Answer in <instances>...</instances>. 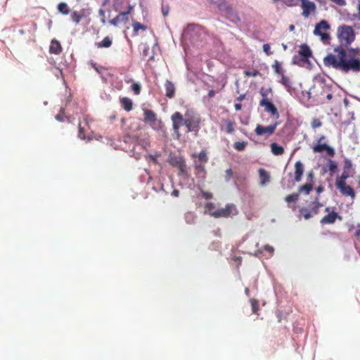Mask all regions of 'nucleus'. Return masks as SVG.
<instances>
[{"mask_svg":"<svg viewBox=\"0 0 360 360\" xmlns=\"http://www.w3.org/2000/svg\"><path fill=\"white\" fill-rule=\"evenodd\" d=\"M337 37L340 46L334 49V53H329L324 58V65L345 72H360V49H346L344 47H347L355 40L353 28L345 24L340 25L337 30Z\"/></svg>","mask_w":360,"mask_h":360,"instance_id":"nucleus-1","label":"nucleus"},{"mask_svg":"<svg viewBox=\"0 0 360 360\" xmlns=\"http://www.w3.org/2000/svg\"><path fill=\"white\" fill-rule=\"evenodd\" d=\"M184 125L187 128V132H198L200 129V117L191 110H187L185 112Z\"/></svg>","mask_w":360,"mask_h":360,"instance_id":"nucleus-2","label":"nucleus"},{"mask_svg":"<svg viewBox=\"0 0 360 360\" xmlns=\"http://www.w3.org/2000/svg\"><path fill=\"white\" fill-rule=\"evenodd\" d=\"M330 25L326 20H321L315 26L314 34L320 36L321 40L324 44H329L330 37L328 31L330 30Z\"/></svg>","mask_w":360,"mask_h":360,"instance_id":"nucleus-3","label":"nucleus"},{"mask_svg":"<svg viewBox=\"0 0 360 360\" xmlns=\"http://www.w3.org/2000/svg\"><path fill=\"white\" fill-rule=\"evenodd\" d=\"M131 141L135 145L140 146L143 149H146L150 145L148 136L146 134H140V135L127 134L124 136V142Z\"/></svg>","mask_w":360,"mask_h":360,"instance_id":"nucleus-4","label":"nucleus"},{"mask_svg":"<svg viewBox=\"0 0 360 360\" xmlns=\"http://www.w3.org/2000/svg\"><path fill=\"white\" fill-rule=\"evenodd\" d=\"M133 9L134 6L131 4H128L125 11L120 12L115 18L110 20L108 22L115 27L119 26L120 24H127L129 21V15L131 13Z\"/></svg>","mask_w":360,"mask_h":360,"instance_id":"nucleus-5","label":"nucleus"},{"mask_svg":"<svg viewBox=\"0 0 360 360\" xmlns=\"http://www.w3.org/2000/svg\"><path fill=\"white\" fill-rule=\"evenodd\" d=\"M238 214L237 209L233 204H227L225 207L219 208L212 213V217L215 218H227Z\"/></svg>","mask_w":360,"mask_h":360,"instance_id":"nucleus-6","label":"nucleus"},{"mask_svg":"<svg viewBox=\"0 0 360 360\" xmlns=\"http://www.w3.org/2000/svg\"><path fill=\"white\" fill-rule=\"evenodd\" d=\"M277 125L278 122H275L274 124H270L266 127L262 126L261 124H257L255 129V133L257 136H269L275 132Z\"/></svg>","mask_w":360,"mask_h":360,"instance_id":"nucleus-7","label":"nucleus"},{"mask_svg":"<svg viewBox=\"0 0 360 360\" xmlns=\"http://www.w3.org/2000/svg\"><path fill=\"white\" fill-rule=\"evenodd\" d=\"M172 121V128L177 138L180 136L179 129L184 125L185 117L179 112H175L171 117Z\"/></svg>","mask_w":360,"mask_h":360,"instance_id":"nucleus-8","label":"nucleus"},{"mask_svg":"<svg viewBox=\"0 0 360 360\" xmlns=\"http://www.w3.org/2000/svg\"><path fill=\"white\" fill-rule=\"evenodd\" d=\"M335 186L342 195L350 196L352 198L355 197V192L354 189L350 186L347 185L346 182H335Z\"/></svg>","mask_w":360,"mask_h":360,"instance_id":"nucleus-9","label":"nucleus"},{"mask_svg":"<svg viewBox=\"0 0 360 360\" xmlns=\"http://www.w3.org/2000/svg\"><path fill=\"white\" fill-rule=\"evenodd\" d=\"M259 105L265 108V111L270 112L276 118H278L279 114L276 107L268 98H262Z\"/></svg>","mask_w":360,"mask_h":360,"instance_id":"nucleus-10","label":"nucleus"},{"mask_svg":"<svg viewBox=\"0 0 360 360\" xmlns=\"http://www.w3.org/2000/svg\"><path fill=\"white\" fill-rule=\"evenodd\" d=\"M312 150L314 153H321L326 150L329 156L333 157L335 155V150L326 143H318L312 147Z\"/></svg>","mask_w":360,"mask_h":360,"instance_id":"nucleus-11","label":"nucleus"},{"mask_svg":"<svg viewBox=\"0 0 360 360\" xmlns=\"http://www.w3.org/2000/svg\"><path fill=\"white\" fill-rule=\"evenodd\" d=\"M302 15L304 18H308L311 13H314L316 11V4L312 1H303L302 4Z\"/></svg>","mask_w":360,"mask_h":360,"instance_id":"nucleus-12","label":"nucleus"},{"mask_svg":"<svg viewBox=\"0 0 360 360\" xmlns=\"http://www.w3.org/2000/svg\"><path fill=\"white\" fill-rule=\"evenodd\" d=\"M304 171V165L300 161H297L295 163L294 181L295 182H300L302 180Z\"/></svg>","mask_w":360,"mask_h":360,"instance_id":"nucleus-13","label":"nucleus"},{"mask_svg":"<svg viewBox=\"0 0 360 360\" xmlns=\"http://www.w3.org/2000/svg\"><path fill=\"white\" fill-rule=\"evenodd\" d=\"M338 218L340 220L342 219V217L338 215L337 212L332 211L323 217L320 222L321 224H333Z\"/></svg>","mask_w":360,"mask_h":360,"instance_id":"nucleus-14","label":"nucleus"},{"mask_svg":"<svg viewBox=\"0 0 360 360\" xmlns=\"http://www.w3.org/2000/svg\"><path fill=\"white\" fill-rule=\"evenodd\" d=\"M299 53L302 58V60H307L309 58H310L312 55L311 51L309 47L304 44L300 46V49L299 51Z\"/></svg>","mask_w":360,"mask_h":360,"instance_id":"nucleus-15","label":"nucleus"},{"mask_svg":"<svg viewBox=\"0 0 360 360\" xmlns=\"http://www.w3.org/2000/svg\"><path fill=\"white\" fill-rule=\"evenodd\" d=\"M120 102L122 108L124 110L129 112L133 109V102L131 98L128 97H122L120 98Z\"/></svg>","mask_w":360,"mask_h":360,"instance_id":"nucleus-16","label":"nucleus"},{"mask_svg":"<svg viewBox=\"0 0 360 360\" xmlns=\"http://www.w3.org/2000/svg\"><path fill=\"white\" fill-rule=\"evenodd\" d=\"M166 96L169 98H172L175 95V87L174 84L169 80H167L165 84Z\"/></svg>","mask_w":360,"mask_h":360,"instance_id":"nucleus-17","label":"nucleus"},{"mask_svg":"<svg viewBox=\"0 0 360 360\" xmlns=\"http://www.w3.org/2000/svg\"><path fill=\"white\" fill-rule=\"evenodd\" d=\"M61 51L62 47L60 42L56 39H53L49 46V52L53 54H60Z\"/></svg>","mask_w":360,"mask_h":360,"instance_id":"nucleus-18","label":"nucleus"},{"mask_svg":"<svg viewBox=\"0 0 360 360\" xmlns=\"http://www.w3.org/2000/svg\"><path fill=\"white\" fill-rule=\"evenodd\" d=\"M143 114L145 122H155L157 120L156 114L151 110L143 109Z\"/></svg>","mask_w":360,"mask_h":360,"instance_id":"nucleus-19","label":"nucleus"},{"mask_svg":"<svg viewBox=\"0 0 360 360\" xmlns=\"http://www.w3.org/2000/svg\"><path fill=\"white\" fill-rule=\"evenodd\" d=\"M260 185L265 186L270 181L269 174L263 168L259 169Z\"/></svg>","mask_w":360,"mask_h":360,"instance_id":"nucleus-20","label":"nucleus"},{"mask_svg":"<svg viewBox=\"0 0 360 360\" xmlns=\"http://www.w3.org/2000/svg\"><path fill=\"white\" fill-rule=\"evenodd\" d=\"M299 199V193H294L292 194L288 195L285 196V200L288 204V206L292 209L293 211L295 210L296 206L292 205L290 206L291 202L295 203Z\"/></svg>","mask_w":360,"mask_h":360,"instance_id":"nucleus-21","label":"nucleus"},{"mask_svg":"<svg viewBox=\"0 0 360 360\" xmlns=\"http://www.w3.org/2000/svg\"><path fill=\"white\" fill-rule=\"evenodd\" d=\"M271 153L274 155H281L284 153V148L276 143H272L270 145Z\"/></svg>","mask_w":360,"mask_h":360,"instance_id":"nucleus-22","label":"nucleus"},{"mask_svg":"<svg viewBox=\"0 0 360 360\" xmlns=\"http://www.w3.org/2000/svg\"><path fill=\"white\" fill-rule=\"evenodd\" d=\"M184 160L182 156H172L170 157L169 163L174 167H178Z\"/></svg>","mask_w":360,"mask_h":360,"instance_id":"nucleus-23","label":"nucleus"},{"mask_svg":"<svg viewBox=\"0 0 360 360\" xmlns=\"http://www.w3.org/2000/svg\"><path fill=\"white\" fill-rule=\"evenodd\" d=\"M223 122L226 124V131L228 134H232L235 131L236 122L231 120H224Z\"/></svg>","mask_w":360,"mask_h":360,"instance_id":"nucleus-24","label":"nucleus"},{"mask_svg":"<svg viewBox=\"0 0 360 360\" xmlns=\"http://www.w3.org/2000/svg\"><path fill=\"white\" fill-rule=\"evenodd\" d=\"M272 68L276 74L280 75V77L285 74V70L282 68L281 63L278 60H275L272 64Z\"/></svg>","mask_w":360,"mask_h":360,"instance_id":"nucleus-25","label":"nucleus"},{"mask_svg":"<svg viewBox=\"0 0 360 360\" xmlns=\"http://www.w3.org/2000/svg\"><path fill=\"white\" fill-rule=\"evenodd\" d=\"M313 188V184L311 182L307 183L306 184L302 185L298 188L299 194L304 193L306 195L309 194Z\"/></svg>","mask_w":360,"mask_h":360,"instance_id":"nucleus-26","label":"nucleus"},{"mask_svg":"<svg viewBox=\"0 0 360 360\" xmlns=\"http://www.w3.org/2000/svg\"><path fill=\"white\" fill-rule=\"evenodd\" d=\"M112 42L109 37H105L101 41L96 44L98 48H109Z\"/></svg>","mask_w":360,"mask_h":360,"instance_id":"nucleus-27","label":"nucleus"},{"mask_svg":"<svg viewBox=\"0 0 360 360\" xmlns=\"http://www.w3.org/2000/svg\"><path fill=\"white\" fill-rule=\"evenodd\" d=\"M300 214L298 215V217L300 219L302 217H303L305 219H309L312 217V214H311V211L305 207H300L299 210Z\"/></svg>","mask_w":360,"mask_h":360,"instance_id":"nucleus-28","label":"nucleus"},{"mask_svg":"<svg viewBox=\"0 0 360 360\" xmlns=\"http://www.w3.org/2000/svg\"><path fill=\"white\" fill-rule=\"evenodd\" d=\"M58 10L63 15H68L70 13L68 4L64 2H61L58 5Z\"/></svg>","mask_w":360,"mask_h":360,"instance_id":"nucleus-29","label":"nucleus"},{"mask_svg":"<svg viewBox=\"0 0 360 360\" xmlns=\"http://www.w3.org/2000/svg\"><path fill=\"white\" fill-rule=\"evenodd\" d=\"M326 167H327L328 170L332 173H335L338 170L337 164L335 163V162H334L331 159L328 160V164L326 165Z\"/></svg>","mask_w":360,"mask_h":360,"instance_id":"nucleus-30","label":"nucleus"},{"mask_svg":"<svg viewBox=\"0 0 360 360\" xmlns=\"http://www.w3.org/2000/svg\"><path fill=\"white\" fill-rule=\"evenodd\" d=\"M132 26H133L134 32L135 34H138V32L139 30H142L145 31L147 29L146 25H142L140 22H136V21L133 22Z\"/></svg>","mask_w":360,"mask_h":360,"instance_id":"nucleus-31","label":"nucleus"},{"mask_svg":"<svg viewBox=\"0 0 360 360\" xmlns=\"http://www.w3.org/2000/svg\"><path fill=\"white\" fill-rule=\"evenodd\" d=\"M125 0H113L112 7L115 11H120L123 8Z\"/></svg>","mask_w":360,"mask_h":360,"instance_id":"nucleus-32","label":"nucleus"},{"mask_svg":"<svg viewBox=\"0 0 360 360\" xmlns=\"http://www.w3.org/2000/svg\"><path fill=\"white\" fill-rule=\"evenodd\" d=\"M279 82L285 87H290L291 86V82L290 78L288 76L285 75V74L281 76V79Z\"/></svg>","mask_w":360,"mask_h":360,"instance_id":"nucleus-33","label":"nucleus"},{"mask_svg":"<svg viewBox=\"0 0 360 360\" xmlns=\"http://www.w3.org/2000/svg\"><path fill=\"white\" fill-rule=\"evenodd\" d=\"M248 145V142L246 141H242V142H235L233 144L234 148L238 151H243L246 146Z\"/></svg>","mask_w":360,"mask_h":360,"instance_id":"nucleus-34","label":"nucleus"},{"mask_svg":"<svg viewBox=\"0 0 360 360\" xmlns=\"http://www.w3.org/2000/svg\"><path fill=\"white\" fill-rule=\"evenodd\" d=\"M250 304H251L252 312L254 314H257V312L259 311V302L257 300L254 299V298L250 299Z\"/></svg>","mask_w":360,"mask_h":360,"instance_id":"nucleus-35","label":"nucleus"},{"mask_svg":"<svg viewBox=\"0 0 360 360\" xmlns=\"http://www.w3.org/2000/svg\"><path fill=\"white\" fill-rule=\"evenodd\" d=\"M349 177V172L347 170H344L343 172L342 173L341 176H338L336 179L335 182L345 183L346 179H348Z\"/></svg>","mask_w":360,"mask_h":360,"instance_id":"nucleus-36","label":"nucleus"},{"mask_svg":"<svg viewBox=\"0 0 360 360\" xmlns=\"http://www.w3.org/2000/svg\"><path fill=\"white\" fill-rule=\"evenodd\" d=\"M131 89L135 95H139L141 91V84L137 82H134L131 84Z\"/></svg>","mask_w":360,"mask_h":360,"instance_id":"nucleus-37","label":"nucleus"},{"mask_svg":"<svg viewBox=\"0 0 360 360\" xmlns=\"http://www.w3.org/2000/svg\"><path fill=\"white\" fill-rule=\"evenodd\" d=\"M198 158L199 161L203 163H207L208 162V157L207 155V153L204 150L200 152V153L198 155Z\"/></svg>","mask_w":360,"mask_h":360,"instance_id":"nucleus-38","label":"nucleus"},{"mask_svg":"<svg viewBox=\"0 0 360 360\" xmlns=\"http://www.w3.org/2000/svg\"><path fill=\"white\" fill-rule=\"evenodd\" d=\"M82 18V15L81 14H79L78 12L77 11H74L72 14H71V19L73 22H75V23H79L81 20Z\"/></svg>","mask_w":360,"mask_h":360,"instance_id":"nucleus-39","label":"nucleus"},{"mask_svg":"<svg viewBox=\"0 0 360 360\" xmlns=\"http://www.w3.org/2000/svg\"><path fill=\"white\" fill-rule=\"evenodd\" d=\"M206 211L210 213L211 216H212V213L215 212V205L213 202H207L205 205Z\"/></svg>","mask_w":360,"mask_h":360,"instance_id":"nucleus-40","label":"nucleus"},{"mask_svg":"<svg viewBox=\"0 0 360 360\" xmlns=\"http://www.w3.org/2000/svg\"><path fill=\"white\" fill-rule=\"evenodd\" d=\"M314 206L309 210L312 216L316 214L319 212V208L322 207V205L319 202H313Z\"/></svg>","mask_w":360,"mask_h":360,"instance_id":"nucleus-41","label":"nucleus"},{"mask_svg":"<svg viewBox=\"0 0 360 360\" xmlns=\"http://www.w3.org/2000/svg\"><path fill=\"white\" fill-rule=\"evenodd\" d=\"M78 128H79V134H78L79 138L81 139H86V136H85V128H84V127H82V124L79 123Z\"/></svg>","mask_w":360,"mask_h":360,"instance_id":"nucleus-42","label":"nucleus"},{"mask_svg":"<svg viewBox=\"0 0 360 360\" xmlns=\"http://www.w3.org/2000/svg\"><path fill=\"white\" fill-rule=\"evenodd\" d=\"M244 75L246 77H257L260 75V72L258 70H245Z\"/></svg>","mask_w":360,"mask_h":360,"instance_id":"nucleus-43","label":"nucleus"},{"mask_svg":"<svg viewBox=\"0 0 360 360\" xmlns=\"http://www.w3.org/2000/svg\"><path fill=\"white\" fill-rule=\"evenodd\" d=\"M311 125L313 129H316L322 126V122L319 119L315 118L311 121Z\"/></svg>","mask_w":360,"mask_h":360,"instance_id":"nucleus-44","label":"nucleus"},{"mask_svg":"<svg viewBox=\"0 0 360 360\" xmlns=\"http://www.w3.org/2000/svg\"><path fill=\"white\" fill-rule=\"evenodd\" d=\"M98 14L100 15L101 22L103 25H105V23H106V18H105V11L103 9H102V8L99 9Z\"/></svg>","mask_w":360,"mask_h":360,"instance_id":"nucleus-45","label":"nucleus"},{"mask_svg":"<svg viewBox=\"0 0 360 360\" xmlns=\"http://www.w3.org/2000/svg\"><path fill=\"white\" fill-rule=\"evenodd\" d=\"M225 179L226 181H230L231 178L233 176V171L231 168L229 169H227L226 171H225Z\"/></svg>","mask_w":360,"mask_h":360,"instance_id":"nucleus-46","label":"nucleus"},{"mask_svg":"<svg viewBox=\"0 0 360 360\" xmlns=\"http://www.w3.org/2000/svg\"><path fill=\"white\" fill-rule=\"evenodd\" d=\"M169 5L166 4V5H164L162 4V15L164 16H167L169 12Z\"/></svg>","mask_w":360,"mask_h":360,"instance_id":"nucleus-47","label":"nucleus"},{"mask_svg":"<svg viewBox=\"0 0 360 360\" xmlns=\"http://www.w3.org/2000/svg\"><path fill=\"white\" fill-rule=\"evenodd\" d=\"M181 174H186V165L185 160L177 167Z\"/></svg>","mask_w":360,"mask_h":360,"instance_id":"nucleus-48","label":"nucleus"},{"mask_svg":"<svg viewBox=\"0 0 360 360\" xmlns=\"http://www.w3.org/2000/svg\"><path fill=\"white\" fill-rule=\"evenodd\" d=\"M271 91V89H264V88H262L261 90H260V94L262 96V98H268L267 96V91Z\"/></svg>","mask_w":360,"mask_h":360,"instance_id":"nucleus-49","label":"nucleus"},{"mask_svg":"<svg viewBox=\"0 0 360 360\" xmlns=\"http://www.w3.org/2000/svg\"><path fill=\"white\" fill-rule=\"evenodd\" d=\"M207 1L210 2L211 4L217 5L219 8L221 6L222 3H224V0H207Z\"/></svg>","mask_w":360,"mask_h":360,"instance_id":"nucleus-50","label":"nucleus"},{"mask_svg":"<svg viewBox=\"0 0 360 360\" xmlns=\"http://www.w3.org/2000/svg\"><path fill=\"white\" fill-rule=\"evenodd\" d=\"M263 51L266 53V55L269 56L272 53L270 51V46L268 44H265L263 45Z\"/></svg>","mask_w":360,"mask_h":360,"instance_id":"nucleus-51","label":"nucleus"},{"mask_svg":"<svg viewBox=\"0 0 360 360\" xmlns=\"http://www.w3.org/2000/svg\"><path fill=\"white\" fill-rule=\"evenodd\" d=\"M352 165L350 160H345V165H344V170H348L352 167Z\"/></svg>","mask_w":360,"mask_h":360,"instance_id":"nucleus-52","label":"nucleus"},{"mask_svg":"<svg viewBox=\"0 0 360 360\" xmlns=\"http://www.w3.org/2000/svg\"><path fill=\"white\" fill-rule=\"evenodd\" d=\"M264 250L269 252L270 254H273V252H274V248L269 245H264Z\"/></svg>","mask_w":360,"mask_h":360,"instance_id":"nucleus-53","label":"nucleus"},{"mask_svg":"<svg viewBox=\"0 0 360 360\" xmlns=\"http://www.w3.org/2000/svg\"><path fill=\"white\" fill-rule=\"evenodd\" d=\"M202 195L207 200L211 199L213 197V195L211 193L205 192L203 191H202Z\"/></svg>","mask_w":360,"mask_h":360,"instance_id":"nucleus-54","label":"nucleus"},{"mask_svg":"<svg viewBox=\"0 0 360 360\" xmlns=\"http://www.w3.org/2000/svg\"><path fill=\"white\" fill-rule=\"evenodd\" d=\"M354 236L358 240H360V224H358L356 226V230L354 233Z\"/></svg>","mask_w":360,"mask_h":360,"instance_id":"nucleus-55","label":"nucleus"},{"mask_svg":"<svg viewBox=\"0 0 360 360\" xmlns=\"http://www.w3.org/2000/svg\"><path fill=\"white\" fill-rule=\"evenodd\" d=\"M215 91L214 90H210L207 94L208 98H212L215 96Z\"/></svg>","mask_w":360,"mask_h":360,"instance_id":"nucleus-56","label":"nucleus"},{"mask_svg":"<svg viewBox=\"0 0 360 360\" xmlns=\"http://www.w3.org/2000/svg\"><path fill=\"white\" fill-rule=\"evenodd\" d=\"M307 178L311 181L314 178V173L310 172L307 174Z\"/></svg>","mask_w":360,"mask_h":360,"instance_id":"nucleus-57","label":"nucleus"},{"mask_svg":"<svg viewBox=\"0 0 360 360\" xmlns=\"http://www.w3.org/2000/svg\"><path fill=\"white\" fill-rule=\"evenodd\" d=\"M242 108V105L240 103H236L235 104V109L236 110H240Z\"/></svg>","mask_w":360,"mask_h":360,"instance_id":"nucleus-58","label":"nucleus"},{"mask_svg":"<svg viewBox=\"0 0 360 360\" xmlns=\"http://www.w3.org/2000/svg\"><path fill=\"white\" fill-rule=\"evenodd\" d=\"M195 169L198 170H204V166L202 165H195Z\"/></svg>","mask_w":360,"mask_h":360,"instance_id":"nucleus-59","label":"nucleus"},{"mask_svg":"<svg viewBox=\"0 0 360 360\" xmlns=\"http://www.w3.org/2000/svg\"><path fill=\"white\" fill-rule=\"evenodd\" d=\"M172 194L174 195V196H176V197H178L179 195V191L178 190H174L172 193Z\"/></svg>","mask_w":360,"mask_h":360,"instance_id":"nucleus-60","label":"nucleus"},{"mask_svg":"<svg viewBox=\"0 0 360 360\" xmlns=\"http://www.w3.org/2000/svg\"><path fill=\"white\" fill-rule=\"evenodd\" d=\"M56 119L58 121H63V116L60 114H58L56 116Z\"/></svg>","mask_w":360,"mask_h":360,"instance_id":"nucleus-61","label":"nucleus"},{"mask_svg":"<svg viewBox=\"0 0 360 360\" xmlns=\"http://www.w3.org/2000/svg\"><path fill=\"white\" fill-rule=\"evenodd\" d=\"M110 2V0H103L102 2V6H105L108 3Z\"/></svg>","mask_w":360,"mask_h":360,"instance_id":"nucleus-62","label":"nucleus"},{"mask_svg":"<svg viewBox=\"0 0 360 360\" xmlns=\"http://www.w3.org/2000/svg\"><path fill=\"white\" fill-rule=\"evenodd\" d=\"M326 98L328 100H331L333 98V94L331 93H329L326 95Z\"/></svg>","mask_w":360,"mask_h":360,"instance_id":"nucleus-63","label":"nucleus"},{"mask_svg":"<svg viewBox=\"0 0 360 360\" xmlns=\"http://www.w3.org/2000/svg\"><path fill=\"white\" fill-rule=\"evenodd\" d=\"M323 191V188L322 186H319L316 188L317 193H321Z\"/></svg>","mask_w":360,"mask_h":360,"instance_id":"nucleus-64","label":"nucleus"}]
</instances>
